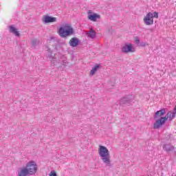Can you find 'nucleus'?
Masks as SVG:
<instances>
[{
    "mask_svg": "<svg viewBox=\"0 0 176 176\" xmlns=\"http://www.w3.org/2000/svg\"><path fill=\"white\" fill-rule=\"evenodd\" d=\"M38 171V165L36 162H28L25 168L20 170L18 176L34 175Z\"/></svg>",
    "mask_w": 176,
    "mask_h": 176,
    "instance_id": "f257e3e1",
    "label": "nucleus"
},
{
    "mask_svg": "<svg viewBox=\"0 0 176 176\" xmlns=\"http://www.w3.org/2000/svg\"><path fill=\"white\" fill-rule=\"evenodd\" d=\"M57 34L60 38H68L74 34V28L71 23H63L57 28Z\"/></svg>",
    "mask_w": 176,
    "mask_h": 176,
    "instance_id": "f03ea898",
    "label": "nucleus"
},
{
    "mask_svg": "<svg viewBox=\"0 0 176 176\" xmlns=\"http://www.w3.org/2000/svg\"><path fill=\"white\" fill-rule=\"evenodd\" d=\"M98 153L102 162L107 166H111V155L109 154V150H108L106 146L100 145Z\"/></svg>",
    "mask_w": 176,
    "mask_h": 176,
    "instance_id": "7ed1b4c3",
    "label": "nucleus"
},
{
    "mask_svg": "<svg viewBox=\"0 0 176 176\" xmlns=\"http://www.w3.org/2000/svg\"><path fill=\"white\" fill-rule=\"evenodd\" d=\"M175 118V113H173L170 111H168L166 114V116L164 118H160V119H157L155 122L153 124V129H160L164 124H165L167 120H172Z\"/></svg>",
    "mask_w": 176,
    "mask_h": 176,
    "instance_id": "20e7f679",
    "label": "nucleus"
},
{
    "mask_svg": "<svg viewBox=\"0 0 176 176\" xmlns=\"http://www.w3.org/2000/svg\"><path fill=\"white\" fill-rule=\"evenodd\" d=\"M153 18L159 19V13L157 12H148L143 19V21L146 25H152L153 24Z\"/></svg>",
    "mask_w": 176,
    "mask_h": 176,
    "instance_id": "39448f33",
    "label": "nucleus"
},
{
    "mask_svg": "<svg viewBox=\"0 0 176 176\" xmlns=\"http://www.w3.org/2000/svg\"><path fill=\"white\" fill-rule=\"evenodd\" d=\"M123 53H133L135 52V48L133 47V44L129 43L125 44L124 46L122 48Z\"/></svg>",
    "mask_w": 176,
    "mask_h": 176,
    "instance_id": "423d86ee",
    "label": "nucleus"
},
{
    "mask_svg": "<svg viewBox=\"0 0 176 176\" xmlns=\"http://www.w3.org/2000/svg\"><path fill=\"white\" fill-rule=\"evenodd\" d=\"M43 21L45 24H47L49 23H56V21H57V18L45 15L43 17Z\"/></svg>",
    "mask_w": 176,
    "mask_h": 176,
    "instance_id": "0eeeda50",
    "label": "nucleus"
},
{
    "mask_svg": "<svg viewBox=\"0 0 176 176\" xmlns=\"http://www.w3.org/2000/svg\"><path fill=\"white\" fill-rule=\"evenodd\" d=\"M164 113H166V109H162L161 110L157 111L154 116V119H155V121L157 120V119H160L159 118H163L162 116H163Z\"/></svg>",
    "mask_w": 176,
    "mask_h": 176,
    "instance_id": "6e6552de",
    "label": "nucleus"
},
{
    "mask_svg": "<svg viewBox=\"0 0 176 176\" xmlns=\"http://www.w3.org/2000/svg\"><path fill=\"white\" fill-rule=\"evenodd\" d=\"M164 151H166V152H171L174 149V146H173L171 144H165L163 146Z\"/></svg>",
    "mask_w": 176,
    "mask_h": 176,
    "instance_id": "1a4fd4ad",
    "label": "nucleus"
},
{
    "mask_svg": "<svg viewBox=\"0 0 176 176\" xmlns=\"http://www.w3.org/2000/svg\"><path fill=\"white\" fill-rule=\"evenodd\" d=\"M10 32H12L15 35V36H20V32L17 30V28H16L14 26L11 25L10 26Z\"/></svg>",
    "mask_w": 176,
    "mask_h": 176,
    "instance_id": "9d476101",
    "label": "nucleus"
},
{
    "mask_svg": "<svg viewBox=\"0 0 176 176\" xmlns=\"http://www.w3.org/2000/svg\"><path fill=\"white\" fill-rule=\"evenodd\" d=\"M69 45L70 46H72V47H76V46H78V45H79V40H78V38H72L69 41Z\"/></svg>",
    "mask_w": 176,
    "mask_h": 176,
    "instance_id": "9b49d317",
    "label": "nucleus"
},
{
    "mask_svg": "<svg viewBox=\"0 0 176 176\" xmlns=\"http://www.w3.org/2000/svg\"><path fill=\"white\" fill-rule=\"evenodd\" d=\"M89 20H91V21H97V19H100V14H92L88 15Z\"/></svg>",
    "mask_w": 176,
    "mask_h": 176,
    "instance_id": "f8f14e48",
    "label": "nucleus"
},
{
    "mask_svg": "<svg viewBox=\"0 0 176 176\" xmlns=\"http://www.w3.org/2000/svg\"><path fill=\"white\" fill-rule=\"evenodd\" d=\"M87 35L89 36V38H96V32L93 30H91V31L87 32Z\"/></svg>",
    "mask_w": 176,
    "mask_h": 176,
    "instance_id": "ddd939ff",
    "label": "nucleus"
},
{
    "mask_svg": "<svg viewBox=\"0 0 176 176\" xmlns=\"http://www.w3.org/2000/svg\"><path fill=\"white\" fill-rule=\"evenodd\" d=\"M98 68H100V65H96L94 68H92L90 72V75H94L96 72H97V69H98Z\"/></svg>",
    "mask_w": 176,
    "mask_h": 176,
    "instance_id": "4468645a",
    "label": "nucleus"
},
{
    "mask_svg": "<svg viewBox=\"0 0 176 176\" xmlns=\"http://www.w3.org/2000/svg\"><path fill=\"white\" fill-rule=\"evenodd\" d=\"M38 39H33L31 41V43L33 46H35V45H36V43H38Z\"/></svg>",
    "mask_w": 176,
    "mask_h": 176,
    "instance_id": "2eb2a0df",
    "label": "nucleus"
},
{
    "mask_svg": "<svg viewBox=\"0 0 176 176\" xmlns=\"http://www.w3.org/2000/svg\"><path fill=\"white\" fill-rule=\"evenodd\" d=\"M50 176H57V173H56V171H52L50 173Z\"/></svg>",
    "mask_w": 176,
    "mask_h": 176,
    "instance_id": "dca6fc26",
    "label": "nucleus"
},
{
    "mask_svg": "<svg viewBox=\"0 0 176 176\" xmlns=\"http://www.w3.org/2000/svg\"><path fill=\"white\" fill-rule=\"evenodd\" d=\"M135 42H136V43H140V38H138V37H135Z\"/></svg>",
    "mask_w": 176,
    "mask_h": 176,
    "instance_id": "f3484780",
    "label": "nucleus"
},
{
    "mask_svg": "<svg viewBox=\"0 0 176 176\" xmlns=\"http://www.w3.org/2000/svg\"><path fill=\"white\" fill-rule=\"evenodd\" d=\"M90 13H91V10L88 11V14H90Z\"/></svg>",
    "mask_w": 176,
    "mask_h": 176,
    "instance_id": "a211bd4d",
    "label": "nucleus"
}]
</instances>
